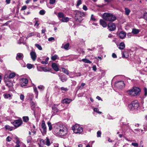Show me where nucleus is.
Listing matches in <instances>:
<instances>
[{"instance_id":"f257e3e1","label":"nucleus","mask_w":147,"mask_h":147,"mask_svg":"<svg viewBox=\"0 0 147 147\" xmlns=\"http://www.w3.org/2000/svg\"><path fill=\"white\" fill-rule=\"evenodd\" d=\"M53 132L56 135L64 136L67 134V128L64 125L57 123L55 125L54 127Z\"/></svg>"},{"instance_id":"f03ea898","label":"nucleus","mask_w":147,"mask_h":147,"mask_svg":"<svg viewBox=\"0 0 147 147\" xmlns=\"http://www.w3.org/2000/svg\"><path fill=\"white\" fill-rule=\"evenodd\" d=\"M102 18L105 20L111 22L114 21L116 19L115 16L112 13H104L102 15Z\"/></svg>"},{"instance_id":"7ed1b4c3","label":"nucleus","mask_w":147,"mask_h":147,"mask_svg":"<svg viewBox=\"0 0 147 147\" xmlns=\"http://www.w3.org/2000/svg\"><path fill=\"white\" fill-rule=\"evenodd\" d=\"M75 12V20L77 22L80 23L83 20L82 17L84 16V12L78 10H76Z\"/></svg>"},{"instance_id":"20e7f679","label":"nucleus","mask_w":147,"mask_h":147,"mask_svg":"<svg viewBox=\"0 0 147 147\" xmlns=\"http://www.w3.org/2000/svg\"><path fill=\"white\" fill-rule=\"evenodd\" d=\"M140 92V90L139 88L135 87L127 91V92L129 95L135 96L138 95Z\"/></svg>"},{"instance_id":"39448f33","label":"nucleus","mask_w":147,"mask_h":147,"mask_svg":"<svg viewBox=\"0 0 147 147\" xmlns=\"http://www.w3.org/2000/svg\"><path fill=\"white\" fill-rule=\"evenodd\" d=\"M139 106V104L137 101L133 102L128 105V108L130 111L137 110Z\"/></svg>"},{"instance_id":"423d86ee","label":"nucleus","mask_w":147,"mask_h":147,"mask_svg":"<svg viewBox=\"0 0 147 147\" xmlns=\"http://www.w3.org/2000/svg\"><path fill=\"white\" fill-rule=\"evenodd\" d=\"M72 129L74 133L76 134L80 133L83 131L82 128L78 124H75L72 127Z\"/></svg>"},{"instance_id":"0eeeda50","label":"nucleus","mask_w":147,"mask_h":147,"mask_svg":"<svg viewBox=\"0 0 147 147\" xmlns=\"http://www.w3.org/2000/svg\"><path fill=\"white\" fill-rule=\"evenodd\" d=\"M22 123V120L20 118L18 119L15 120L12 123L16 128H17L20 126Z\"/></svg>"},{"instance_id":"6e6552de","label":"nucleus","mask_w":147,"mask_h":147,"mask_svg":"<svg viewBox=\"0 0 147 147\" xmlns=\"http://www.w3.org/2000/svg\"><path fill=\"white\" fill-rule=\"evenodd\" d=\"M115 86L117 88L121 89L124 87L125 84L123 81H120L116 82Z\"/></svg>"},{"instance_id":"1a4fd4ad","label":"nucleus","mask_w":147,"mask_h":147,"mask_svg":"<svg viewBox=\"0 0 147 147\" xmlns=\"http://www.w3.org/2000/svg\"><path fill=\"white\" fill-rule=\"evenodd\" d=\"M108 29L109 30L112 31L116 29L115 24L113 23H110L108 25Z\"/></svg>"},{"instance_id":"9d476101","label":"nucleus","mask_w":147,"mask_h":147,"mask_svg":"<svg viewBox=\"0 0 147 147\" xmlns=\"http://www.w3.org/2000/svg\"><path fill=\"white\" fill-rule=\"evenodd\" d=\"M16 76L15 73L12 72L10 73L8 76L7 75H5V80H7L9 79H11L14 78Z\"/></svg>"},{"instance_id":"9b49d317","label":"nucleus","mask_w":147,"mask_h":147,"mask_svg":"<svg viewBox=\"0 0 147 147\" xmlns=\"http://www.w3.org/2000/svg\"><path fill=\"white\" fill-rule=\"evenodd\" d=\"M41 127L43 129V131L42 132L43 135H45L46 134V127L45 124V121H44L43 120L42 122Z\"/></svg>"},{"instance_id":"f8f14e48","label":"nucleus","mask_w":147,"mask_h":147,"mask_svg":"<svg viewBox=\"0 0 147 147\" xmlns=\"http://www.w3.org/2000/svg\"><path fill=\"white\" fill-rule=\"evenodd\" d=\"M30 55L32 60L33 61H35L37 57L36 54L35 52L34 51H31L30 53Z\"/></svg>"},{"instance_id":"ddd939ff","label":"nucleus","mask_w":147,"mask_h":147,"mask_svg":"<svg viewBox=\"0 0 147 147\" xmlns=\"http://www.w3.org/2000/svg\"><path fill=\"white\" fill-rule=\"evenodd\" d=\"M24 57V55L22 53H18L17 54L16 59L18 60L22 59Z\"/></svg>"},{"instance_id":"4468645a","label":"nucleus","mask_w":147,"mask_h":147,"mask_svg":"<svg viewBox=\"0 0 147 147\" xmlns=\"http://www.w3.org/2000/svg\"><path fill=\"white\" fill-rule=\"evenodd\" d=\"M100 23L103 28H105L107 26V22L103 20L100 19Z\"/></svg>"},{"instance_id":"2eb2a0df","label":"nucleus","mask_w":147,"mask_h":147,"mask_svg":"<svg viewBox=\"0 0 147 147\" xmlns=\"http://www.w3.org/2000/svg\"><path fill=\"white\" fill-rule=\"evenodd\" d=\"M52 67L55 71H59V67L57 64L55 63H53L52 64Z\"/></svg>"},{"instance_id":"dca6fc26","label":"nucleus","mask_w":147,"mask_h":147,"mask_svg":"<svg viewBox=\"0 0 147 147\" xmlns=\"http://www.w3.org/2000/svg\"><path fill=\"white\" fill-rule=\"evenodd\" d=\"M119 35L121 38L123 39L125 37L126 34L125 32L122 31L119 33Z\"/></svg>"},{"instance_id":"f3484780","label":"nucleus","mask_w":147,"mask_h":147,"mask_svg":"<svg viewBox=\"0 0 147 147\" xmlns=\"http://www.w3.org/2000/svg\"><path fill=\"white\" fill-rule=\"evenodd\" d=\"M57 106L58 105H54L52 107V109L53 111V112L55 114L57 113L59 111V110L57 108Z\"/></svg>"},{"instance_id":"a211bd4d","label":"nucleus","mask_w":147,"mask_h":147,"mask_svg":"<svg viewBox=\"0 0 147 147\" xmlns=\"http://www.w3.org/2000/svg\"><path fill=\"white\" fill-rule=\"evenodd\" d=\"M22 82L24 83V84H21V86L22 87L26 86V84L28 83V81L26 78H23L22 79Z\"/></svg>"},{"instance_id":"6ab92c4d","label":"nucleus","mask_w":147,"mask_h":147,"mask_svg":"<svg viewBox=\"0 0 147 147\" xmlns=\"http://www.w3.org/2000/svg\"><path fill=\"white\" fill-rule=\"evenodd\" d=\"M125 47V45L123 42H121L119 44V48L120 50H123Z\"/></svg>"},{"instance_id":"aec40b11","label":"nucleus","mask_w":147,"mask_h":147,"mask_svg":"<svg viewBox=\"0 0 147 147\" xmlns=\"http://www.w3.org/2000/svg\"><path fill=\"white\" fill-rule=\"evenodd\" d=\"M72 101V100L71 99H69L68 98H66L63 100V103H65L66 104H69Z\"/></svg>"},{"instance_id":"412c9836","label":"nucleus","mask_w":147,"mask_h":147,"mask_svg":"<svg viewBox=\"0 0 147 147\" xmlns=\"http://www.w3.org/2000/svg\"><path fill=\"white\" fill-rule=\"evenodd\" d=\"M122 57L124 58H127L129 56L128 53L126 51L122 52Z\"/></svg>"},{"instance_id":"4be33fe9","label":"nucleus","mask_w":147,"mask_h":147,"mask_svg":"<svg viewBox=\"0 0 147 147\" xmlns=\"http://www.w3.org/2000/svg\"><path fill=\"white\" fill-rule=\"evenodd\" d=\"M59 78L61 80L62 82H64L66 81L67 80V78L65 77V76L63 75L62 77H60V76L59 75Z\"/></svg>"},{"instance_id":"5701e85b","label":"nucleus","mask_w":147,"mask_h":147,"mask_svg":"<svg viewBox=\"0 0 147 147\" xmlns=\"http://www.w3.org/2000/svg\"><path fill=\"white\" fill-rule=\"evenodd\" d=\"M69 20V18L67 17H63L62 19L61 20L62 22H67Z\"/></svg>"},{"instance_id":"b1692460","label":"nucleus","mask_w":147,"mask_h":147,"mask_svg":"<svg viewBox=\"0 0 147 147\" xmlns=\"http://www.w3.org/2000/svg\"><path fill=\"white\" fill-rule=\"evenodd\" d=\"M6 85L8 87H11L13 86L12 83L9 81H7L6 82Z\"/></svg>"},{"instance_id":"393cba45","label":"nucleus","mask_w":147,"mask_h":147,"mask_svg":"<svg viewBox=\"0 0 147 147\" xmlns=\"http://www.w3.org/2000/svg\"><path fill=\"white\" fill-rule=\"evenodd\" d=\"M59 59V57L58 55H55L52 56L51 57V59L53 61H55L56 59Z\"/></svg>"},{"instance_id":"a878e982","label":"nucleus","mask_w":147,"mask_h":147,"mask_svg":"<svg viewBox=\"0 0 147 147\" xmlns=\"http://www.w3.org/2000/svg\"><path fill=\"white\" fill-rule=\"evenodd\" d=\"M34 91L36 94V98H38V92L37 90V88L36 87H34Z\"/></svg>"},{"instance_id":"bb28decb","label":"nucleus","mask_w":147,"mask_h":147,"mask_svg":"<svg viewBox=\"0 0 147 147\" xmlns=\"http://www.w3.org/2000/svg\"><path fill=\"white\" fill-rule=\"evenodd\" d=\"M132 32L134 34H137L139 32V31L138 29L134 28L133 29Z\"/></svg>"},{"instance_id":"cd10ccee","label":"nucleus","mask_w":147,"mask_h":147,"mask_svg":"<svg viewBox=\"0 0 147 147\" xmlns=\"http://www.w3.org/2000/svg\"><path fill=\"white\" fill-rule=\"evenodd\" d=\"M36 35V33L34 32H32L31 33H30L27 35L26 38H28L31 37L32 36L35 35Z\"/></svg>"},{"instance_id":"c85d7f7f","label":"nucleus","mask_w":147,"mask_h":147,"mask_svg":"<svg viewBox=\"0 0 147 147\" xmlns=\"http://www.w3.org/2000/svg\"><path fill=\"white\" fill-rule=\"evenodd\" d=\"M23 121L25 122H27L29 120V117L28 116H24L22 117Z\"/></svg>"},{"instance_id":"c756f323","label":"nucleus","mask_w":147,"mask_h":147,"mask_svg":"<svg viewBox=\"0 0 147 147\" xmlns=\"http://www.w3.org/2000/svg\"><path fill=\"white\" fill-rule=\"evenodd\" d=\"M82 61L86 63H92L91 61L88 59H82Z\"/></svg>"},{"instance_id":"7c9ffc66","label":"nucleus","mask_w":147,"mask_h":147,"mask_svg":"<svg viewBox=\"0 0 147 147\" xmlns=\"http://www.w3.org/2000/svg\"><path fill=\"white\" fill-rule=\"evenodd\" d=\"M58 17L59 18H63L64 16V14L62 12H59L58 14Z\"/></svg>"},{"instance_id":"2f4dec72","label":"nucleus","mask_w":147,"mask_h":147,"mask_svg":"<svg viewBox=\"0 0 147 147\" xmlns=\"http://www.w3.org/2000/svg\"><path fill=\"white\" fill-rule=\"evenodd\" d=\"M62 71L64 72V73L67 75L69 74V71L67 70L66 69L64 68H62Z\"/></svg>"},{"instance_id":"473e14b6","label":"nucleus","mask_w":147,"mask_h":147,"mask_svg":"<svg viewBox=\"0 0 147 147\" xmlns=\"http://www.w3.org/2000/svg\"><path fill=\"white\" fill-rule=\"evenodd\" d=\"M11 95L9 94H3V96L5 98H8L11 97Z\"/></svg>"},{"instance_id":"72a5a7b5","label":"nucleus","mask_w":147,"mask_h":147,"mask_svg":"<svg viewBox=\"0 0 147 147\" xmlns=\"http://www.w3.org/2000/svg\"><path fill=\"white\" fill-rule=\"evenodd\" d=\"M31 107L32 108L34 109L36 106V104L33 102H32L30 104Z\"/></svg>"},{"instance_id":"f704fd0d","label":"nucleus","mask_w":147,"mask_h":147,"mask_svg":"<svg viewBox=\"0 0 147 147\" xmlns=\"http://www.w3.org/2000/svg\"><path fill=\"white\" fill-rule=\"evenodd\" d=\"M69 43H67L64 45L63 48L66 50H68V48L69 47Z\"/></svg>"},{"instance_id":"c9c22d12","label":"nucleus","mask_w":147,"mask_h":147,"mask_svg":"<svg viewBox=\"0 0 147 147\" xmlns=\"http://www.w3.org/2000/svg\"><path fill=\"white\" fill-rule=\"evenodd\" d=\"M47 124L49 127V130L51 131L52 129V127L51 123L50 122H47Z\"/></svg>"},{"instance_id":"e433bc0d","label":"nucleus","mask_w":147,"mask_h":147,"mask_svg":"<svg viewBox=\"0 0 147 147\" xmlns=\"http://www.w3.org/2000/svg\"><path fill=\"white\" fill-rule=\"evenodd\" d=\"M35 46L40 50H42L41 46L38 44H36L35 45Z\"/></svg>"},{"instance_id":"4c0bfd02","label":"nucleus","mask_w":147,"mask_h":147,"mask_svg":"<svg viewBox=\"0 0 147 147\" xmlns=\"http://www.w3.org/2000/svg\"><path fill=\"white\" fill-rule=\"evenodd\" d=\"M46 144L48 146H49L50 144V142L48 137H47L46 138Z\"/></svg>"},{"instance_id":"58836bf2","label":"nucleus","mask_w":147,"mask_h":147,"mask_svg":"<svg viewBox=\"0 0 147 147\" xmlns=\"http://www.w3.org/2000/svg\"><path fill=\"white\" fill-rule=\"evenodd\" d=\"M125 13L127 15H128L130 13V10L127 8H125Z\"/></svg>"},{"instance_id":"ea45409f","label":"nucleus","mask_w":147,"mask_h":147,"mask_svg":"<svg viewBox=\"0 0 147 147\" xmlns=\"http://www.w3.org/2000/svg\"><path fill=\"white\" fill-rule=\"evenodd\" d=\"M94 112H96L99 114H100L101 113V112L99 111V109L97 108H94Z\"/></svg>"},{"instance_id":"a19ab883","label":"nucleus","mask_w":147,"mask_h":147,"mask_svg":"<svg viewBox=\"0 0 147 147\" xmlns=\"http://www.w3.org/2000/svg\"><path fill=\"white\" fill-rule=\"evenodd\" d=\"M142 18L147 20V13H144Z\"/></svg>"},{"instance_id":"79ce46f5","label":"nucleus","mask_w":147,"mask_h":147,"mask_svg":"<svg viewBox=\"0 0 147 147\" xmlns=\"http://www.w3.org/2000/svg\"><path fill=\"white\" fill-rule=\"evenodd\" d=\"M131 145L136 147H138V144L136 142H132L131 143Z\"/></svg>"},{"instance_id":"37998d69","label":"nucleus","mask_w":147,"mask_h":147,"mask_svg":"<svg viewBox=\"0 0 147 147\" xmlns=\"http://www.w3.org/2000/svg\"><path fill=\"white\" fill-rule=\"evenodd\" d=\"M45 13V11L44 10H42L40 11L39 14L41 15H43Z\"/></svg>"},{"instance_id":"c03bdc74","label":"nucleus","mask_w":147,"mask_h":147,"mask_svg":"<svg viewBox=\"0 0 147 147\" xmlns=\"http://www.w3.org/2000/svg\"><path fill=\"white\" fill-rule=\"evenodd\" d=\"M82 1L81 0H78L77 2L76 6H78L79 5L82 4Z\"/></svg>"},{"instance_id":"a18cd8bd","label":"nucleus","mask_w":147,"mask_h":147,"mask_svg":"<svg viewBox=\"0 0 147 147\" xmlns=\"http://www.w3.org/2000/svg\"><path fill=\"white\" fill-rule=\"evenodd\" d=\"M32 65L31 64H28L27 65V67L28 69H31L32 68Z\"/></svg>"},{"instance_id":"49530a36","label":"nucleus","mask_w":147,"mask_h":147,"mask_svg":"<svg viewBox=\"0 0 147 147\" xmlns=\"http://www.w3.org/2000/svg\"><path fill=\"white\" fill-rule=\"evenodd\" d=\"M42 69L43 71L45 72H47L49 71V69L48 68H47L46 67H42Z\"/></svg>"},{"instance_id":"de8ad7c7","label":"nucleus","mask_w":147,"mask_h":147,"mask_svg":"<svg viewBox=\"0 0 147 147\" xmlns=\"http://www.w3.org/2000/svg\"><path fill=\"white\" fill-rule=\"evenodd\" d=\"M60 89L61 90L64 91H67L68 90V88H65L63 87H61Z\"/></svg>"},{"instance_id":"09e8293b","label":"nucleus","mask_w":147,"mask_h":147,"mask_svg":"<svg viewBox=\"0 0 147 147\" xmlns=\"http://www.w3.org/2000/svg\"><path fill=\"white\" fill-rule=\"evenodd\" d=\"M24 95L22 94H21L20 95V99L22 100H23L24 99Z\"/></svg>"},{"instance_id":"8fccbe9b","label":"nucleus","mask_w":147,"mask_h":147,"mask_svg":"<svg viewBox=\"0 0 147 147\" xmlns=\"http://www.w3.org/2000/svg\"><path fill=\"white\" fill-rule=\"evenodd\" d=\"M97 137H100L101 135V132L100 131H98L97 133Z\"/></svg>"},{"instance_id":"3c124183","label":"nucleus","mask_w":147,"mask_h":147,"mask_svg":"<svg viewBox=\"0 0 147 147\" xmlns=\"http://www.w3.org/2000/svg\"><path fill=\"white\" fill-rule=\"evenodd\" d=\"M56 0H49V3L50 4H53L55 2Z\"/></svg>"},{"instance_id":"603ef678","label":"nucleus","mask_w":147,"mask_h":147,"mask_svg":"<svg viewBox=\"0 0 147 147\" xmlns=\"http://www.w3.org/2000/svg\"><path fill=\"white\" fill-rule=\"evenodd\" d=\"M6 141L7 142H10L11 140V138L9 136H8L6 138Z\"/></svg>"},{"instance_id":"864d4df0","label":"nucleus","mask_w":147,"mask_h":147,"mask_svg":"<svg viewBox=\"0 0 147 147\" xmlns=\"http://www.w3.org/2000/svg\"><path fill=\"white\" fill-rule=\"evenodd\" d=\"M55 40V38L53 37H51L48 38V40L49 41H51Z\"/></svg>"},{"instance_id":"5fc2aeb1","label":"nucleus","mask_w":147,"mask_h":147,"mask_svg":"<svg viewBox=\"0 0 147 147\" xmlns=\"http://www.w3.org/2000/svg\"><path fill=\"white\" fill-rule=\"evenodd\" d=\"M38 88L40 89L43 90L44 88V87L43 86L40 85L38 86Z\"/></svg>"},{"instance_id":"6e6d98bb","label":"nucleus","mask_w":147,"mask_h":147,"mask_svg":"<svg viewBox=\"0 0 147 147\" xmlns=\"http://www.w3.org/2000/svg\"><path fill=\"white\" fill-rule=\"evenodd\" d=\"M91 20L94 21L96 20V19L93 14L91 15Z\"/></svg>"},{"instance_id":"4d7b16f0","label":"nucleus","mask_w":147,"mask_h":147,"mask_svg":"<svg viewBox=\"0 0 147 147\" xmlns=\"http://www.w3.org/2000/svg\"><path fill=\"white\" fill-rule=\"evenodd\" d=\"M83 9L85 11H86L88 10V8L85 5H84L83 6Z\"/></svg>"},{"instance_id":"13d9d810","label":"nucleus","mask_w":147,"mask_h":147,"mask_svg":"<svg viewBox=\"0 0 147 147\" xmlns=\"http://www.w3.org/2000/svg\"><path fill=\"white\" fill-rule=\"evenodd\" d=\"M27 8V7L26 6L24 5L22 7L21 9L22 10H25Z\"/></svg>"},{"instance_id":"bf43d9fd","label":"nucleus","mask_w":147,"mask_h":147,"mask_svg":"<svg viewBox=\"0 0 147 147\" xmlns=\"http://www.w3.org/2000/svg\"><path fill=\"white\" fill-rule=\"evenodd\" d=\"M92 69L94 71H96V65H94L92 67Z\"/></svg>"},{"instance_id":"052dcab7","label":"nucleus","mask_w":147,"mask_h":147,"mask_svg":"<svg viewBox=\"0 0 147 147\" xmlns=\"http://www.w3.org/2000/svg\"><path fill=\"white\" fill-rule=\"evenodd\" d=\"M41 63L42 64H47L48 63V62H47V61H42L41 62Z\"/></svg>"},{"instance_id":"680f3d73","label":"nucleus","mask_w":147,"mask_h":147,"mask_svg":"<svg viewBox=\"0 0 147 147\" xmlns=\"http://www.w3.org/2000/svg\"><path fill=\"white\" fill-rule=\"evenodd\" d=\"M112 57L113 58H117V55L115 53H113L112 54Z\"/></svg>"},{"instance_id":"e2e57ef3","label":"nucleus","mask_w":147,"mask_h":147,"mask_svg":"<svg viewBox=\"0 0 147 147\" xmlns=\"http://www.w3.org/2000/svg\"><path fill=\"white\" fill-rule=\"evenodd\" d=\"M144 90L145 92L144 95L146 96L147 94V89L146 88H145L144 89Z\"/></svg>"},{"instance_id":"0e129e2a","label":"nucleus","mask_w":147,"mask_h":147,"mask_svg":"<svg viewBox=\"0 0 147 147\" xmlns=\"http://www.w3.org/2000/svg\"><path fill=\"white\" fill-rule=\"evenodd\" d=\"M85 85V84L84 83H82L81 84V86L79 87V89H80L81 88V87H83Z\"/></svg>"},{"instance_id":"69168bd1","label":"nucleus","mask_w":147,"mask_h":147,"mask_svg":"<svg viewBox=\"0 0 147 147\" xmlns=\"http://www.w3.org/2000/svg\"><path fill=\"white\" fill-rule=\"evenodd\" d=\"M40 142L41 144H44V140L43 139H41L40 141Z\"/></svg>"},{"instance_id":"338daca9","label":"nucleus","mask_w":147,"mask_h":147,"mask_svg":"<svg viewBox=\"0 0 147 147\" xmlns=\"http://www.w3.org/2000/svg\"><path fill=\"white\" fill-rule=\"evenodd\" d=\"M20 43H19L20 44L21 43H22L24 41V40L23 39V38H21L20 39Z\"/></svg>"},{"instance_id":"774afa93","label":"nucleus","mask_w":147,"mask_h":147,"mask_svg":"<svg viewBox=\"0 0 147 147\" xmlns=\"http://www.w3.org/2000/svg\"><path fill=\"white\" fill-rule=\"evenodd\" d=\"M36 25H37V26H39V24L38 23L37 21H36V22L35 23V24L34 26H36Z\"/></svg>"}]
</instances>
